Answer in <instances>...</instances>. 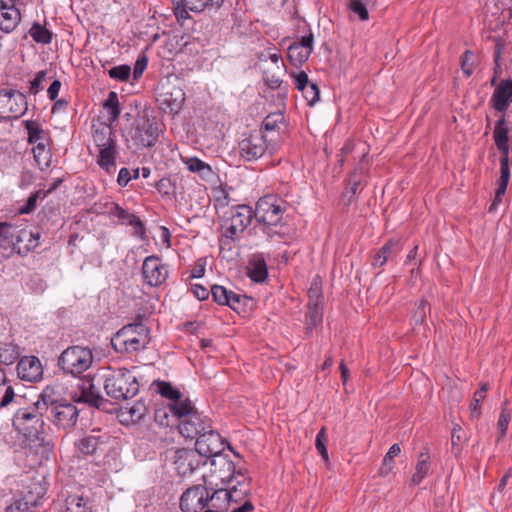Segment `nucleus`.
Here are the masks:
<instances>
[{"instance_id": "41", "label": "nucleus", "mask_w": 512, "mask_h": 512, "mask_svg": "<svg viewBox=\"0 0 512 512\" xmlns=\"http://www.w3.org/2000/svg\"><path fill=\"white\" fill-rule=\"evenodd\" d=\"M104 108L107 109L109 113L108 123L113 124L120 115L119 99L116 92H109L104 102Z\"/></svg>"}, {"instance_id": "22", "label": "nucleus", "mask_w": 512, "mask_h": 512, "mask_svg": "<svg viewBox=\"0 0 512 512\" xmlns=\"http://www.w3.org/2000/svg\"><path fill=\"white\" fill-rule=\"evenodd\" d=\"M93 141L98 149L116 143L112 124L98 122L92 125Z\"/></svg>"}, {"instance_id": "19", "label": "nucleus", "mask_w": 512, "mask_h": 512, "mask_svg": "<svg viewBox=\"0 0 512 512\" xmlns=\"http://www.w3.org/2000/svg\"><path fill=\"white\" fill-rule=\"evenodd\" d=\"M19 379L26 382H38L43 377V366L36 356L22 357L16 367Z\"/></svg>"}, {"instance_id": "32", "label": "nucleus", "mask_w": 512, "mask_h": 512, "mask_svg": "<svg viewBox=\"0 0 512 512\" xmlns=\"http://www.w3.org/2000/svg\"><path fill=\"white\" fill-rule=\"evenodd\" d=\"M248 276L254 282H263L268 275L265 259L261 255H254L248 265Z\"/></svg>"}, {"instance_id": "51", "label": "nucleus", "mask_w": 512, "mask_h": 512, "mask_svg": "<svg viewBox=\"0 0 512 512\" xmlns=\"http://www.w3.org/2000/svg\"><path fill=\"white\" fill-rule=\"evenodd\" d=\"M464 432L459 424H455L451 434V452L458 456L461 452L460 442L463 439Z\"/></svg>"}, {"instance_id": "33", "label": "nucleus", "mask_w": 512, "mask_h": 512, "mask_svg": "<svg viewBox=\"0 0 512 512\" xmlns=\"http://www.w3.org/2000/svg\"><path fill=\"white\" fill-rule=\"evenodd\" d=\"M190 172L197 173L203 180H209L214 172L211 166L197 157L182 158Z\"/></svg>"}, {"instance_id": "55", "label": "nucleus", "mask_w": 512, "mask_h": 512, "mask_svg": "<svg viewBox=\"0 0 512 512\" xmlns=\"http://www.w3.org/2000/svg\"><path fill=\"white\" fill-rule=\"evenodd\" d=\"M308 306H309V312L307 315V325L309 327L315 326L321 322L322 313H321L319 305H317V303H314V304L310 303V304H308Z\"/></svg>"}, {"instance_id": "62", "label": "nucleus", "mask_w": 512, "mask_h": 512, "mask_svg": "<svg viewBox=\"0 0 512 512\" xmlns=\"http://www.w3.org/2000/svg\"><path fill=\"white\" fill-rule=\"evenodd\" d=\"M7 246L11 247L13 251H17L18 253L22 252L23 245H21V229L18 227L15 228L13 236L9 238Z\"/></svg>"}, {"instance_id": "56", "label": "nucleus", "mask_w": 512, "mask_h": 512, "mask_svg": "<svg viewBox=\"0 0 512 512\" xmlns=\"http://www.w3.org/2000/svg\"><path fill=\"white\" fill-rule=\"evenodd\" d=\"M360 185L361 177L358 175L357 170H355L351 175L349 187L346 189L345 192V196L349 194L348 203H351L352 198L356 195Z\"/></svg>"}, {"instance_id": "52", "label": "nucleus", "mask_w": 512, "mask_h": 512, "mask_svg": "<svg viewBox=\"0 0 512 512\" xmlns=\"http://www.w3.org/2000/svg\"><path fill=\"white\" fill-rule=\"evenodd\" d=\"M108 73L111 78L125 82L130 77L131 68L128 65H119L111 68Z\"/></svg>"}, {"instance_id": "21", "label": "nucleus", "mask_w": 512, "mask_h": 512, "mask_svg": "<svg viewBox=\"0 0 512 512\" xmlns=\"http://www.w3.org/2000/svg\"><path fill=\"white\" fill-rule=\"evenodd\" d=\"M160 108L169 114H177L185 101V93L181 88L174 87L170 92L160 95Z\"/></svg>"}, {"instance_id": "6", "label": "nucleus", "mask_w": 512, "mask_h": 512, "mask_svg": "<svg viewBox=\"0 0 512 512\" xmlns=\"http://www.w3.org/2000/svg\"><path fill=\"white\" fill-rule=\"evenodd\" d=\"M93 360L94 356L90 348L75 345L61 353L58 366L65 374L78 376L91 367Z\"/></svg>"}, {"instance_id": "18", "label": "nucleus", "mask_w": 512, "mask_h": 512, "mask_svg": "<svg viewBox=\"0 0 512 512\" xmlns=\"http://www.w3.org/2000/svg\"><path fill=\"white\" fill-rule=\"evenodd\" d=\"M210 426V421L206 417L201 416L198 411L178 422L180 434L189 439H197Z\"/></svg>"}, {"instance_id": "39", "label": "nucleus", "mask_w": 512, "mask_h": 512, "mask_svg": "<svg viewBox=\"0 0 512 512\" xmlns=\"http://www.w3.org/2000/svg\"><path fill=\"white\" fill-rule=\"evenodd\" d=\"M183 4L193 12H202L207 8H219L224 0H182Z\"/></svg>"}, {"instance_id": "1", "label": "nucleus", "mask_w": 512, "mask_h": 512, "mask_svg": "<svg viewBox=\"0 0 512 512\" xmlns=\"http://www.w3.org/2000/svg\"><path fill=\"white\" fill-rule=\"evenodd\" d=\"M286 203L276 195H265L257 203L254 217L261 224L262 232L267 238H283L286 235V226L282 223Z\"/></svg>"}, {"instance_id": "64", "label": "nucleus", "mask_w": 512, "mask_h": 512, "mask_svg": "<svg viewBox=\"0 0 512 512\" xmlns=\"http://www.w3.org/2000/svg\"><path fill=\"white\" fill-rule=\"evenodd\" d=\"M293 77L295 87L301 92H304L305 88L310 84L308 75L304 71H301L295 74Z\"/></svg>"}, {"instance_id": "38", "label": "nucleus", "mask_w": 512, "mask_h": 512, "mask_svg": "<svg viewBox=\"0 0 512 512\" xmlns=\"http://www.w3.org/2000/svg\"><path fill=\"white\" fill-rule=\"evenodd\" d=\"M155 421L163 427L172 426L175 424V417H172V409L169 404L160 405L154 412Z\"/></svg>"}, {"instance_id": "15", "label": "nucleus", "mask_w": 512, "mask_h": 512, "mask_svg": "<svg viewBox=\"0 0 512 512\" xmlns=\"http://www.w3.org/2000/svg\"><path fill=\"white\" fill-rule=\"evenodd\" d=\"M208 488L194 486L187 489L181 496L180 508L183 512H203L206 510Z\"/></svg>"}, {"instance_id": "59", "label": "nucleus", "mask_w": 512, "mask_h": 512, "mask_svg": "<svg viewBox=\"0 0 512 512\" xmlns=\"http://www.w3.org/2000/svg\"><path fill=\"white\" fill-rule=\"evenodd\" d=\"M15 228V226L7 222H0V242L3 245H7L9 238L13 236Z\"/></svg>"}, {"instance_id": "57", "label": "nucleus", "mask_w": 512, "mask_h": 512, "mask_svg": "<svg viewBox=\"0 0 512 512\" xmlns=\"http://www.w3.org/2000/svg\"><path fill=\"white\" fill-rule=\"evenodd\" d=\"M327 441V436H326V433H325V429L322 428L317 436H316V440H315V447L316 449L318 450V452L320 453V455L322 456V458L324 460H327L328 459V451H327V448L325 446V442Z\"/></svg>"}, {"instance_id": "31", "label": "nucleus", "mask_w": 512, "mask_h": 512, "mask_svg": "<svg viewBox=\"0 0 512 512\" xmlns=\"http://www.w3.org/2000/svg\"><path fill=\"white\" fill-rule=\"evenodd\" d=\"M172 409V417H175V421L180 422L183 418H187L190 414L195 413L197 410L188 398H183L182 394L180 398L174 402L169 403Z\"/></svg>"}, {"instance_id": "28", "label": "nucleus", "mask_w": 512, "mask_h": 512, "mask_svg": "<svg viewBox=\"0 0 512 512\" xmlns=\"http://www.w3.org/2000/svg\"><path fill=\"white\" fill-rule=\"evenodd\" d=\"M98 164L99 166L106 170L108 173H112L116 168V158L118 155V151L116 148V143L98 149Z\"/></svg>"}, {"instance_id": "34", "label": "nucleus", "mask_w": 512, "mask_h": 512, "mask_svg": "<svg viewBox=\"0 0 512 512\" xmlns=\"http://www.w3.org/2000/svg\"><path fill=\"white\" fill-rule=\"evenodd\" d=\"M20 347L13 342H0V363L13 364L20 356Z\"/></svg>"}, {"instance_id": "50", "label": "nucleus", "mask_w": 512, "mask_h": 512, "mask_svg": "<svg viewBox=\"0 0 512 512\" xmlns=\"http://www.w3.org/2000/svg\"><path fill=\"white\" fill-rule=\"evenodd\" d=\"M158 391L159 393L169 399L171 402H174L178 398H180V391L175 389L170 383L161 381L158 383Z\"/></svg>"}, {"instance_id": "44", "label": "nucleus", "mask_w": 512, "mask_h": 512, "mask_svg": "<svg viewBox=\"0 0 512 512\" xmlns=\"http://www.w3.org/2000/svg\"><path fill=\"white\" fill-rule=\"evenodd\" d=\"M488 391V384L483 383L481 387L474 393L473 400L470 404L471 416L478 418L481 414L480 403L485 399Z\"/></svg>"}, {"instance_id": "3", "label": "nucleus", "mask_w": 512, "mask_h": 512, "mask_svg": "<svg viewBox=\"0 0 512 512\" xmlns=\"http://www.w3.org/2000/svg\"><path fill=\"white\" fill-rule=\"evenodd\" d=\"M49 398L41 394L33 407L20 408L13 417V426L19 434L30 441L39 439L43 432V413L48 411Z\"/></svg>"}, {"instance_id": "29", "label": "nucleus", "mask_w": 512, "mask_h": 512, "mask_svg": "<svg viewBox=\"0 0 512 512\" xmlns=\"http://www.w3.org/2000/svg\"><path fill=\"white\" fill-rule=\"evenodd\" d=\"M147 413L148 406L144 403V401L139 400L131 406L122 407L120 416L122 418V422H138L143 419Z\"/></svg>"}, {"instance_id": "9", "label": "nucleus", "mask_w": 512, "mask_h": 512, "mask_svg": "<svg viewBox=\"0 0 512 512\" xmlns=\"http://www.w3.org/2000/svg\"><path fill=\"white\" fill-rule=\"evenodd\" d=\"M159 127L154 119L139 117L130 130V137L137 148L155 145L159 137Z\"/></svg>"}, {"instance_id": "11", "label": "nucleus", "mask_w": 512, "mask_h": 512, "mask_svg": "<svg viewBox=\"0 0 512 512\" xmlns=\"http://www.w3.org/2000/svg\"><path fill=\"white\" fill-rule=\"evenodd\" d=\"M48 410L54 425L63 430H70L76 425L80 412L75 404L66 401H51Z\"/></svg>"}, {"instance_id": "23", "label": "nucleus", "mask_w": 512, "mask_h": 512, "mask_svg": "<svg viewBox=\"0 0 512 512\" xmlns=\"http://www.w3.org/2000/svg\"><path fill=\"white\" fill-rule=\"evenodd\" d=\"M21 22V13L15 4L0 9V30L4 33L13 32Z\"/></svg>"}, {"instance_id": "20", "label": "nucleus", "mask_w": 512, "mask_h": 512, "mask_svg": "<svg viewBox=\"0 0 512 512\" xmlns=\"http://www.w3.org/2000/svg\"><path fill=\"white\" fill-rule=\"evenodd\" d=\"M512 102V79L501 80L495 88L491 99V106L498 112H505Z\"/></svg>"}, {"instance_id": "8", "label": "nucleus", "mask_w": 512, "mask_h": 512, "mask_svg": "<svg viewBox=\"0 0 512 512\" xmlns=\"http://www.w3.org/2000/svg\"><path fill=\"white\" fill-rule=\"evenodd\" d=\"M110 442L111 437L107 432H103L100 428H94L80 437L75 446L82 455L100 456L107 450Z\"/></svg>"}, {"instance_id": "61", "label": "nucleus", "mask_w": 512, "mask_h": 512, "mask_svg": "<svg viewBox=\"0 0 512 512\" xmlns=\"http://www.w3.org/2000/svg\"><path fill=\"white\" fill-rule=\"evenodd\" d=\"M472 57L473 53L469 50L465 51L461 57V68L467 76H470L473 73L474 64L470 61Z\"/></svg>"}, {"instance_id": "12", "label": "nucleus", "mask_w": 512, "mask_h": 512, "mask_svg": "<svg viewBox=\"0 0 512 512\" xmlns=\"http://www.w3.org/2000/svg\"><path fill=\"white\" fill-rule=\"evenodd\" d=\"M224 449V442L222 437L210 426L206 432L200 434L195 442V450L201 459L210 461L216 455H221Z\"/></svg>"}, {"instance_id": "47", "label": "nucleus", "mask_w": 512, "mask_h": 512, "mask_svg": "<svg viewBox=\"0 0 512 512\" xmlns=\"http://www.w3.org/2000/svg\"><path fill=\"white\" fill-rule=\"evenodd\" d=\"M87 500L81 496L73 495L66 499L65 512H87Z\"/></svg>"}, {"instance_id": "43", "label": "nucleus", "mask_w": 512, "mask_h": 512, "mask_svg": "<svg viewBox=\"0 0 512 512\" xmlns=\"http://www.w3.org/2000/svg\"><path fill=\"white\" fill-rule=\"evenodd\" d=\"M288 59L294 65L298 66L304 63L310 56L309 51L306 48L299 47L292 43L288 47Z\"/></svg>"}, {"instance_id": "27", "label": "nucleus", "mask_w": 512, "mask_h": 512, "mask_svg": "<svg viewBox=\"0 0 512 512\" xmlns=\"http://www.w3.org/2000/svg\"><path fill=\"white\" fill-rule=\"evenodd\" d=\"M99 212L107 214L109 217L117 218L122 225L130 224L132 221H135L136 217V215L112 201L106 202Z\"/></svg>"}, {"instance_id": "13", "label": "nucleus", "mask_w": 512, "mask_h": 512, "mask_svg": "<svg viewBox=\"0 0 512 512\" xmlns=\"http://www.w3.org/2000/svg\"><path fill=\"white\" fill-rule=\"evenodd\" d=\"M142 275L146 284L151 287H158L166 281L168 270L157 256L152 255L144 259Z\"/></svg>"}, {"instance_id": "30", "label": "nucleus", "mask_w": 512, "mask_h": 512, "mask_svg": "<svg viewBox=\"0 0 512 512\" xmlns=\"http://www.w3.org/2000/svg\"><path fill=\"white\" fill-rule=\"evenodd\" d=\"M401 249L402 244L400 240H389L374 256L373 266L382 267L393 254H397Z\"/></svg>"}, {"instance_id": "4", "label": "nucleus", "mask_w": 512, "mask_h": 512, "mask_svg": "<svg viewBox=\"0 0 512 512\" xmlns=\"http://www.w3.org/2000/svg\"><path fill=\"white\" fill-rule=\"evenodd\" d=\"M149 333L142 322L129 323L116 332L111 344L119 353H134L146 348L150 342Z\"/></svg>"}, {"instance_id": "60", "label": "nucleus", "mask_w": 512, "mask_h": 512, "mask_svg": "<svg viewBox=\"0 0 512 512\" xmlns=\"http://www.w3.org/2000/svg\"><path fill=\"white\" fill-rule=\"evenodd\" d=\"M302 93L309 105H313L319 98V89L314 83H310Z\"/></svg>"}, {"instance_id": "26", "label": "nucleus", "mask_w": 512, "mask_h": 512, "mask_svg": "<svg viewBox=\"0 0 512 512\" xmlns=\"http://www.w3.org/2000/svg\"><path fill=\"white\" fill-rule=\"evenodd\" d=\"M25 128L28 133V142L34 146L50 145L49 131L44 130L39 123L35 121H26Z\"/></svg>"}, {"instance_id": "37", "label": "nucleus", "mask_w": 512, "mask_h": 512, "mask_svg": "<svg viewBox=\"0 0 512 512\" xmlns=\"http://www.w3.org/2000/svg\"><path fill=\"white\" fill-rule=\"evenodd\" d=\"M510 180V167L509 159H500V178L498 180V187L496 189V198L502 197L507 189Z\"/></svg>"}, {"instance_id": "35", "label": "nucleus", "mask_w": 512, "mask_h": 512, "mask_svg": "<svg viewBox=\"0 0 512 512\" xmlns=\"http://www.w3.org/2000/svg\"><path fill=\"white\" fill-rule=\"evenodd\" d=\"M429 455L427 452H421L418 456V462L415 467V472L412 475L411 482L414 485L420 484L423 479L429 474L430 463Z\"/></svg>"}, {"instance_id": "7", "label": "nucleus", "mask_w": 512, "mask_h": 512, "mask_svg": "<svg viewBox=\"0 0 512 512\" xmlns=\"http://www.w3.org/2000/svg\"><path fill=\"white\" fill-rule=\"evenodd\" d=\"M254 212L248 205H237L223 212L222 235L231 240L238 239L250 225Z\"/></svg>"}, {"instance_id": "17", "label": "nucleus", "mask_w": 512, "mask_h": 512, "mask_svg": "<svg viewBox=\"0 0 512 512\" xmlns=\"http://www.w3.org/2000/svg\"><path fill=\"white\" fill-rule=\"evenodd\" d=\"M266 149V140L261 134H251L239 142V155L245 161L259 159L265 154Z\"/></svg>"}, {"instance_id": "48", "label": "nucleus", "mask_w": 512, "mask_h": 512, "mask_svg": "<svg viewBox=\"0 0 512 512\" xmlns=\"http://www.w3.org/2000/svg\"><path fill=\"white\" fill-rule=\"evenodd\" d=\"M370 6V4H366L360 0H350L348 5L350 11L354 15L358 16L361 21H366L369 19L368 7Z\"/></svg>"}, {"instance_id": "63", "label": "nucleus", "mask_w": 512, "mask_h": 512, "mask_svg": "<svg viewBox=\"0 0 512 512\" xmlns=\"http://www.w3.org/2000/svg\"><path fill=\"white\" fill-rule=\"evenodd\" d=\"M147 64L148 59L145 55L138 57L133 69V77L135 80H137L143 74L144 70L147 67Z\"/></svg>"}, {"instance_id": "54", "label": "nucleus", "mask_w": 512, "mask_h": 512, "mask_svg": "<svg viewBox=\"0 0 512 512\" xmlns=\"http://www.w3.org/2000/svg\"><path fill=\"white\" fill-rule=\"evenodd\" d=\"M42 191L38 190L34 193H32L29 198L27 199L26 203L19 208L20 214H29L33 212L37 206V201L39 198H42Z\"/></svg>"}, {"instance_id": "49", "label": "nucleus", "mask_w": 512, "mask_h": 512, "mask_svg": "<svg viewBox=\"0 0 512 512\" xmlns=\"http://www.w3.org/2000/svg\"><path fill=\"white\" fill-rule=\"evenodd\" d=\"M284 121L282 113L269 114L262 122V127L265 131H275L279 129L280 124Z\"/></svg>"}, {"instance_id": "58", "label": "nucleus", "mask_w": 512, "mask_h": 512, "mask_svg": "<svg viewBox=\"0 0 512 512\" xmlns=\"http://www.w3.org/2000/svg\"><path fill=\"white\" fill-rule=\"evenodd\" d=\"M47 73L46 71H39L36 74V77L30 82L29 91L32 94H37L40 90L43 89V82L46 80Z\"/></svg>"}, {"instance_id": "36", "label": "nucleus", "mask_w": 512, "mask_h": 512, "mask_svg": "<svg viewBox=\"0 0 512 512\" xmlns=\"http://www.w3.org/2000/svg\"><path fill=\"white\" fill-rule=\"evenodd\" d=\"M34 160L37 163L40 170L44 171L50 167L52 153L50 145L34 146L33 149Z\"/></svg>"}, {"instance_id": "40", "label": "nucleus", "mask_w": 512, "mask_h": 512, "mask_svg": "<svg viewBox=\"0 0 512 512\" xmlns=\"http://www.w3.org/2000/svg\"><path fill=\"white\" fill-rule=\"evenodd\" d=\"M28 33L37 43L49 44L52 41V33L46 27L37 22L32 24Z\"/></svg>"}, {"instance_id": "16", "label": "nucleus", "mask_w": 512, "mask_h": 512, "mask_svg": "<svg viewBox=\"0 0 512 512\" xmlns=\"http://www.w3.org/2000/svg\"><path fill=\"white\" fill-rule=\"evenodd\" d=\"M237 492V485H231L229 488L213 490L212 494L208 491L205 511L225 512L231 501H237Z\"/></svg>"}, {"instance_id": "42", "label": "nucleus", "mask_w": 512, "mask_h": 512, "mask_svg": "<svg viewBox=\"0 0 512 512\" xmlns=\"http://www.w3.org/2000/svg\"><path fill=\"white\" fill-rule=\"evenodd\" d=\"M401 452V448L398 444H393L386 455L384 456L382 466L380 468V475L386 476L388 475L394 468V461L393 459L398 456Z\"/></svg>"}, {"instance_id": "2", "label": "nucleus", "mask_w": 512, "mask_h": 512, "mask_svg": "<svg viewBox=\"0 0 512 512\" xmlns=\"http://www.w3.org/2000/svg\"><path fill=\"white\" fill-rule=\"evenodd\" d=\"M98 376L103 381L106 394L115 400H126L139 392L136 376L126 368L102 367Z\"/></svg>"}, {"instance_id": "45", "label": "nucleus", "mask_w": 512, "mask_h": 512, "mask_svg": "<svg viewBox=\"0 0 512 512\" xmlns=\"http://www.w3.org/2000/svg\"><path fill=\"white\" fill-rule=\"evenodd\" d=\"M0 384L4 385L2 388L3 395L0 398V408H4L15 400V393L12 386L6 385V377L2 368H0Z\"/></svg>"}, {"instance_id": "53", "label": "nucleus", "mask_w": 512, "mask_h": 512, "mask_svg": "<svg viewBox=\"0 0 512 512\" xmlns=\"http://www.w3.org/2000/svg\"><path fill=\"white\" fill-rule=\"evenodd\" d=\"M229 292L230 290H227L225 287L220 285H214L211 288V294L214 301L220 305H226V303H229Z\"/></svg>"}, {"instance_id": "14", "label": "nucleus", "mask_w": 512, "mask_h": 512, "mask_svg": "<svg viewBox=\"0 0 512 512\" xmlns=\"http://www.w3.org/2000/svg\"><path fill=\"white\" fill-rule=\"evenodd\" d=\"M173 463L180 476L192 474L200 465L206 464L195 449H177L174 452Z\"/></svg>"}, {"instance_id": "10", "label": "nucleus", "mask_w": 512, "mask_h": 512, "mask_svg": "<svg viewBox=\"0 0 512 512\" xmlns=\"http://www.w3.org/2000/svg\"><path fill=\"white\" fill-rule=\"evenodd\" d=\"M27 108V100L23 93L11 89L0 90V118L18 119Z\"/></svg>"}, {"instance_id": "24", "label": "nucleus", "mask_w": 512, "mask_h": 512, "mask_svg": "<svg viewBox=\"0 0 512 512\" xmlns=\"http://www.w3.org/2000/svg\"><path fill=\"white\" fill-rule=\"evenodd\" d=\"M72 400L76 403H88L97 408L104 402V398L101 396L99 390L90 381H88V386L82 387L79 394L75 392L72 395Z\"/></svg>"}, {"instance_id": "25", "label": "nucleus", "mask_w": 512, "mask_h": 512, "mask_svg": "<svg viewBox=\"0 0 512 512\" xmlns=\"http://www.w3.org/2000/svg\"><path fill=\"white\" fill-rule=\"evenodd\" d=\"M508 133L509 128L507 126L506 120L504 117H501L495 125L493 131V138L498 150L501 152L500 159H508L509 153V145H508Z\"/></svg>"}, {"instance_id": "46", "label": "nucleus", "mask_w": 512, "mask_h": 512, "mask_svg": "<svg viewBox=\"0 0 512 512\" xmlns=\"http://www.w3.org/2000/svg\"><path fill=\"white\" fill-rule=\"evenodd\" d=\"M40 235L38 232H33L27 229H21V245L22 251H29L37 247Z\"/></svg>"}, {"instance_id": "5", "label": "nucleus", "mask_w": 512, "mask_h": 512, "mask_svg": "<svg viewBox=\"0 0 512 512\" xmlns=\"http://www.w3.org/2000/svg\"><path fill=\"white\" fill-rule=\"evenodd\" d=\"M238 462L234 463L227 455L221 454L210 460L212 476L218 479L222 484L231 486L233 480L236 481L237 486L243 487L239 490L241 495H246L248 492L249 479L245 476V470L239 465L241 457L235 454Z\"/></svg>"}]
</instances>
